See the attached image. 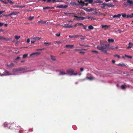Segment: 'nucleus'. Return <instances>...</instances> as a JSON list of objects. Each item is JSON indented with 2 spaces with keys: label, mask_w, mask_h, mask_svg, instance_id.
Listing matches in <instances>:
<instances>
[{
  "label": "nucleus",
  "mask_w": 133,
  "mask_h": 133,
  "mask_svg": "<svg viewBox=\"0 0 133 133\" xmlns=\"http://www.w3.org/2000/svg\"><path fill=\"white\" fill-rule=\"evenodd\" d=\"M70 4L72 5H75L76 6H83L85 5L84 3L82 0H78L77 3L75 2H71Z\"/></svg>",
  "instance_id": "obj_2"
},
{
  "label": "nucleus",
  "mask_w": 133,
  "mask_h": 133,
  "mask_svg": "<svg viewBox=\"0 0 133 133\" xmlns=\"http://www.w3.org/2000/svg\"><path fill=\"white\" fill-rule=\"evenodd\" d=\"M106 2H108V1H110L111 0H105Z\"/></svg>",
  "instance_id": "obj_64"
},
{
  "label": "nucleus",
  "mask_w": 133,
  "mask_h": 133,
  "mask_svg": "<svg viewBox=\"0 0 133 133\" xmlns=\"http://www.w3.org/2000/svg\"><path fill=\"white\" fill-rule=\"evenodd\" d=\"M63 26L65 28H71L72 26L70 25L69 24H66L63 25Z\"/></svg>",
  "instance_id": "obj_12"
},
{
  "label": "nucleus",
  "mask_w": 133,
  "mask_h": 133,
  "mask_svg": "<svg viewBox=\"0 0 133 133\" xmlns=\"http://www.w3.org/2000/svg\"><path fill=\"white\" fill-rule=\"evenodd\" d=\"M0 1L4 3L5 4H7V3L4 2V1H3V0H0Z\"/></svg>",
  "instance_id": "obj_49"
},
{
  "label": "nucleus",
  "mask_w": 133,
  "mask_h": 133,
  "mask_svg": "<svg viewBox=\"0 0 133 133\" xmlns=\"http://www.w3.org/2000/svg\"><path fill=\"white\" fill-rule=\"evenodd\" d=\"M4 12V11H0V15L2 14Z\"/></svg>",
  "instance_id": "obj_54"
},
{
  "label": "nucleus",
  "mask_w": 133,
  "mask_h": 133,
  "mask_svg": "<svg viewBox=\"0 0 133 133\" xmlns=\"http://www.w3.org/2000/svg\"><path fill=\"white\" fill-rule=\"evenodd\" d=\"M74 45H65V47L66 48L71 49L74 47Z\"/></svg>",
  "instance_id": "obj_14"
},
{
  "label": "nucleus",
  "mask_w": 133,
  "mask_h": 133,
  "mask_svg": "<svg viewBox=\"0 0 133 133\" xmlns=\"http://www.w3.org/2000/svg\"><path fill=\"white\" fill-rule=\"evenodd\" d=\"M7 123L6 122H5L4 124V126L5 127H6L7 126V127H8V126L7 125Z\"/></svg>",
  "instance_id": "obj_46"
},
{
  "label": "nucleus",
  "mask_w": 133,
  "mask_h": 133,
  "mask_svg": "<svg viewBox=\"0 0 133 133\" xmlns=\"http://www.w3.org/2000/svg\"><path fill=\"white\" fill-rule=\"evenodd\" d=\"M77 26V24H76L75 25L72 26L71 28L75 27H76Z\"/></svg>",
  "instance_id": "obj_50"
},
{
  "label": "nucleus",
  "mask_w": 133,
  "mask_h": 133,
  "mask_svg": "<svg viewBox=\"0 0 133 133\" xmlns=\"http://www.w3.org/2000/svg\"><path fill=\"white\" fill-rule=\"evenodd\" d=\"M30 42V40L29 38H28L27 40V42L28 43H29Z\"/></svg>",
  "instance_id": "obj_47"
},
{
  "label": "nucleus",
  "mask_w": 133,
  "mask_h": 133,
  "mask_svg": "<svg viewBox=\"0 0 133 133\" xmlns=\"http://www.w3.org/2000/svg\"><path fill=\"white\" fill-rule=\"evenodd\" d=\"M56 1L59 2H63L62 0H57Z\"/></svg>",
  "instance_id": "obj_51"
},
{
  "label": "nucleus",
  "mask_w": 133,
  "mask_h": 133,
  "mask_svg": "<svg viewBox=\"0 0 133 133\" xmlns=\"http://www.w3.org/2000/svg\"><path fill=\"white\" fill-rule=\"evenodd\" d=\"M118 31H119V32L120 33H121V30H118Z\"/></svg>",
  "instance_id": "obj_63"
},
{
  "label": "nucleus",
  "mask_w": 133,
  "mask_h": 133,
  "mask_svg": "<svg viewBox=\"0 0 133 133\" xmlns=\"http://www.w3.org/2000/svg\"><path fill=\"white\" fill-rule=\"evenodd\" d=\"M126 17L127 18H132L131 15H127Z\"/></svg>",
  "instance_id": "obj_37"
},
{
  "label": "nucleus",
  "mask_w": 133,
  "mask_h": 133,
  "mask_svg": "<svg viewBox=\"0 0 133 133\" xmlns=\"http://www.w3.org/2000/svg\"><path fill=\"white\" fill-rule=\"evenodd\" d=\"M92 52H94L95 54H97L98 53V52L96 50H92L91 51Z\"/></svg>",
  "instance_id": "obj_38"
},
{
  "label": "nucleus",
  "mask_w": 133,
  "mask_h": 133,
  "mask_svg": "<svg viewBox=\"0 0 133 133\" xmlns=\"http://www.w3.org/2000/svg\"><path fill=\"white\" fill-rule=\"evenodd\" d=\"M127 2L130 5L132 6L133 5V2L130 0H127Z\"/></svg>",
  "instance_id": "obj_15"
},
{
  "label": "nucleus",
  "mask_w": 133,
  "mask_h": 133,
  "mask_svg": "<svg viewBox=\"0 0 133 133\" xmlns=\"http://www.w3.org/2000/svg\"><path fill=\"white\" fill-rule=\"evenodd\" d=\"M20 37V36H19L15 35L14 36L15 38L16 39H18Z\"/></svg>",
  "instance_id": "obj_29"
},
{
  "label": "nucleus",
  "mask_w": 133,
  "mask_h": 133,
  "mask_svg": "<svg viewBox=\"0 0 133 133\" xmlns=\"http://www.w3.org/2000/svg\"><path fill=\"white\" fill-rule=\"evenodd\" d=\"M46 22L45 21H43L42 20H41L40 21H39L38 22V23H42V24H44L46 23Z\"/></svg>",
  "instance_id": "obj_23"
},
{
  "label": "nucleus",
  "mask_w": 133,
  "mask_h": 133,
  "mask_svg": "<svg viewBox=\"0 0 133 133\" xmlns=\"http://www.w3.org/2000/svg\"><path fill=\"white\" fill-rule=\"evenodd\" d=\"M94 10V9H88L87 11L88 12H90V11H93Z\"/></svg>",
  "instance_id": "obj_35"
},
{
  "label": "nucleus",
  "mask_w": 133,
  "mask_h": 133,
  "mask_svg": "<svg viewBox=\"0 0 133 133\" xmlns=\"http://www.w3.org/2000/svg\"><path fill=\"white\" fill-rule=\"evenodd\" d=\"M43 1H47V2H49L51 1V0H42Z\"/></svg>",
  "instance_id": "obj_44"
},
{
  "label": "nucleus",
  "mask_w": 133,
  "mask_h": 133,
  "mask_svg": "<svg viewBox=\"0 0 133 133\" xmlns=\"http://www.w3.org/2000/svg\"><path fill=\"white\" fill-rule=\"evenodd\" d=\"M75 51H78L79 53L80 54H85V52L83 51L82 49H76L75 50Z\"/></svg>",
  "instance_id": "obj_7"
},
{
  "label": "nucleus",
  "mask_w": 133,
  "mask_h": 133,
  "mask_svg": "<svg viewBox=\"0 0 133 133\" xmlns=\"http://www.w3.org/2000/svg\"><path fill=\"white\" fill-rule=\"evenodd\" d=\"M28 54H24L23 56V58H25L28 56Z\"/></svg>",
  "instance_id": "obj_33"
},
{
  "label": "nucleus",
  "mask_w": 133,
  "mask_h": 133,
  "mask_svg": "<svg viewBox=\"0 0 133 133\" xmlns=\"http://www.w3.org/2000/svg\"><path fill=\"white\" fill-rule=\"evenodd\" d=\"M121 16V15L120 14H118L117 15H115L114 16H113V18H117V17H118L119 18L120 17V16Z\"/></svg>",
  "instance_id": "obj_20"
},
{
  "label": "nucleus",
  "mask_w": 133,
  "mask_h": 133,
  "mask_svg": "<svg viewBox=\"0 0 133 133\" xmlns=\"http://www.w3.org/2000/svg\"><path fill=\"white\" fill-rule=\"evenodd\" d=\"M68 22H73V21L72 20H71L70 21H68Z\"/></svg>",
  "instance_id": "obj_60"
},
{
  "label": "nucleus",
  "mask_w": 133,
  "mask_h": 133,
  "mask_svg": "<svg viewBox=\"0 0 133 133\" xmlns=\"http://www.w3.org/2000/svg\"><path fill=\"white\" fill-rule=\"evenodd\" d=\"M97 48L101 51L107 53V50L109 49V46L105 44H102L101 43L100 45L98 46Z\"/></svg>",
  "instance_id": "obj_1"
},
{
  "label": "nucleus",
  "mask_w": 133,
  "mask_h": 133,
  "mask_svg": "<svg viewBox=\"0 0 133 133\" xmlns=\"http://www.w3.org/2000/svg\"><path fill=\"white\" fill-rule=\"evenodd\" d=\"M74 17L76 18L77 20H83L85 19L84 17H78L76 16H75Z\"/></svg>",
  "instance_id": "obj_10"
},
{
  "label": "nucleus",
  "mask_w": 133,
  "mask_h": 133,
  "mask_svg": "<svg viewBox=\"0 0 133 133\" xmlns=\"http://www.w3.org/2000/svg\"><path fill=\"white\" fill-rule=\"evenodd\" d=\"M88 46H89L88 45H84V46H83V47H87Z\"/></svg>",
  "instance_id": "obj_59"
},
{
  "label": "nucleus",
  "mask_w": 133,
  "mask_h": 133,
  "mask_svg": "<svg viewBox=\"0 0 133 133\" xmlns=\"http://www.w3.org/2000/svg\"><path fill=\"white\" fill-rule=\"evenodd\" d=\"M41 38L39 37H35L32 38V39L34 40L35 41L38 40L40 39Z\"/></svg>",
  "instance_id": "obj_16"
},
{
  "label": "nucleus",
  "mask_w": 133,
  "mask_h": 133,
  "mask_svg": "<svg viewBox=\"0 0 133 133\" xmlns=\"http://www.w3.org/2000/svg\"><path fill=\"white\" fill-rule=\"evenodd\" d=\"M77 24L79 25L82 26H83L84 25L82 23H78Z\"/></svg>",
  "instance_id": "obj_45"
},
{
  "label": "nucleus",
  "mask_w": 133,
  "mask_h": 133,
  "mask_svg": "<svg viewBox=\"0 0 133 133\" xmlns=\"http://www.w3.org/2000/svg\"><path fill=\"white\" fill-rule=\"evenodd\" d=\"M112 62L113 63H115V61L114 60H112Z\"/></svg>",
  "instance_id": "obj_61"
},
{
  "label": "nucleus",
  "mask_w": 133,
  "mask_h": 133,
  "mask_svg": "<svg viewBox=\"0 0 133 133\" xmlns=\"http://www.w3.org/2000/svg\"><path fill=\"white\" fill-rule=\"evenodd\" d=\"M115 57H117L118 59H119L120 58L119 56L117 55H115Z\"/></svg>",
  "instance_id": "obj_40"
},
{
  "label": "nucleus",
  "mask_w": 133,
  "mask_h": 133,
  "mask_svg": "<svg viewBox=\"0 0 133 133\" xmlns=\"http://www.w3.org/2000/svg\"><path fill=\"white\" fill-rule=\"evenodd\" d=\"M13 65H14V64H11L10 65H8V66L11 67H12Z\"/></svg>",
  "instance_id": "obj_48"
},
{
  "label": "nucleus",
  "mask_w": 133,
  "mask_h": 133,
  "mask_svg": "<svg viewBox=\"0 0 133 133\" xmlns=\"http://www.w3.org/2000/svg\"><path fill=\"white\" fill-rule=\"evenodd\" d=\"M80 70H81V71L82 72L83 71L84 69L83 68H81L80 69Z\"/></svg>",
  "instance_id": "obj_53"
},
{
  "label": "nucleus",
  "mask_w": 133,
  "mask_h": 133,
  "mask_svg": "<svg viewBox=\"0 0 133 133\" xmlns=\"http://www.w3.org/2000/svg\"><path fill=\"white\" fill-rule=\"evenodd\" d=\"M8 2L10 3H13V2L11 1V0H7Z\"/></svg>",
  "instance_id": "obj_42"
},
{
  "label": "nucleus",
  "mask_w": 133,
  "mask_h": 133,
  "mask_svg": "<svg viewBox=\"0 0 133 133\" xmlns=\"http://www.w3.org/2000/svg\"><path fill=\"white\" fill-rule=\"evenodd\" d=\"M56 35L57 37H59L60 36V33H59L58 34H56Z\"/></svg>",
  "instance_id": "obj_43"
},
{
  "label": "nucleus",
  "mask_w": 133,
  "mask_h": 133,
  "mask_svg": "<svg viewBox=\"0 0 133 133\" xmlns=\"http://www.w3.org/2000/svg\"><path fill=\"white\" fill-rule=\"evenodd\" d=\"M105 6L106 5L103 4V6H102V8H105Z\"/></svg>",
  "instance_id": "obj_56"
},
{
  "label": "nucleus",
  "mask_w": 133,
  "mask_h": 133,
  "mask_svg": "<svg viewBox=\"0 0 133 133\" xmlns=\"http://www.w3.org/2000/svg\"><path fill=\"white\" fill-rule=\"evenodd\" d=\"M59 73V75H64L67 74L66 72L63 70H60L58 71Z\"/></svg>",
  "instance_id": "obj_5"
},
{
  "label": "nucleus",
  "mask_w": 133,
  "mask_h": 133,
  "mask_svg": "<svg viewBox=\"0 0 133 133\" xmlns=\"http://www.w3.org/2000/svg\"><path fill=\"white\" fill-rule=\"evenodd\" d=\"M40 54V53L38 52H35L31 54L30 56L31 57H33L34 56H35L37 55H39Z\"/></svg>",
  "instance_id": "obj_6"
},
{
  "label": "nucleus",
  "mask_w": 133,
  "mask_h": 133,
  "mask_svg": "<svg viewBox=\"0 0 133 133\" xmlns=\"http://www.w3.org/2000/svg\"><path fill=\"white\" fill-rule=\"evenodd\" d=\"M105 4L106 6H108L109 8L111 7H114V5L112 4L111 3H109L108 4Z\"/></svg>",
  "instance_id": "obj_11"
},
{
  "label": "nucleus",
  "mask_w": 133,
  "mask_h": 133,
  "mask_svg": "<svg viewBox=\"0 0 133 133\" xmlns=\"http://www.w3.org/2000/svg\"><path fill=\"white\" fill-rule=\"evenodd\" d=\"M15 75L14 74H11L10 73L7 71H5L3 73V75H1V76H7L9 75Z\"/></svg>",
  "instance_id": "obj_4"
},
{
  "label": "nucleus",
  "mask_w": 133,
  "mask_h": 133,
  "mask_svg": "<svg viewBox=\"0 0 133 133\" xmlns=\"http://www.w3.org/2000/svg\"><path fill=\"white\" fill-rule=\"evenodd\" d=\"M67 74L70 75H74L76 76L77 75V72H74V70L73 69H70L66 70Z\"/></svg>",
  "instance_id": "obj_3"
},
{
  "label": "nucleus",
  "mask_w": 133,
  "mask_h": 133,
  "mask_svg": "<svg viewBox=\"0 0 133 133\" xmlns=\"http://www.w3.org/2000/svg\"><path fill=\"white\" fill-rule=\"evenodd\" d=\"M86 2H88L89 3H91L93 1V0H85Z\"/></svg>",
  "instance_id": "obj_36"
},
{
  "label": "nucleus",
  "mask_w": 133,
  "mask_h": 133,
  "mask_svg": "<svg viewBox=\"0 0 133 133\" xmlns=\"http://www.w3.org/2000/svg\"><path fill=\"white\" fill-rule=\"evenodd\" d=\"M3 23L0 22V26H1L3 25Z\"/></svg>",
  "instance_id": "obj_55"
},
{
  "label": "nucleus",
  "mask_w": 133,
  "mask_h": 133,
  "mask_svg": "<svg viewBox=\"0 0 133 133\" xmlns=\"http://www.w3.org/2000/svg\"><path fill=\"white\" fill-rule=\"evenodd\" d=\"M82 37H81L80 38V39L81 40H83V39H84L85 38L83 36H82Z\"/></svg>",
  "instance_id": "obj_57"
},
{
  "label": "nucleus",
  "mask_w": 133,
  "mask_h": 133,
  "mask_svg": "<svg viewBox=\"0 0 133 133\" xmlns=\"http://www.w3.org/2000/svg\"><path fill=\"white\" fill-rule=\"evenodd\" d=\"M68 7V5H65L63 6V5H58L57 6V8H66Z\"/></svg>",
  "instance_id": "obj_9"
},
{
  "label": "nucleus",
  "mask_w": 133,
  "mask_h": 133,
  "mask_svg": "<svg viewBox=\"0 0 133 133\" xmlns=\"http://www.w3.org/2000/svg\"><path fill=\"white\" fill-rule=\"evenodd\" d=\"M88 28L89 30H92L94 29V27L92 25H90L88 27Z\"/></svg>",
  "instance_id": "obj_26"
},
{
  "label": "nucleus",
  "mask_w": 133,
  "mask_h": 133,
  "mask_svg": "<svg viewBox=\"0 0 133 133\" xmlns=\"http://www.w3.org/2000/svg\"><path fill=\"white\" fill-rule=\"evenodd\" d=\"M110 26L107 25H102V29L105 30L108 28Z\"/></svg>",
  "instance_id": "obj_13"
},
{
  "label": "nucleus",
  "mask_w": 133,
  "mask_h": 133,
  "mask_svg": "<svg viewBox=\"0 0 133 133\" xmlns=\"http://www.w3.org/2000/svg\"><path fill=\"white\" fill-rule=\"evenodd\" d=\"M24 6H19V7L20 8H22L24 7Z\"/></svg>",
  "instance_id": "obj_62"
},
{
  "label": "nucleus",
  "mask_w": 133,
  "mask_h": 133,
  "mask_svg": "<svg viewBox=\"0 0 133 133\" xmlns=\"http://www.w3.org/2000/svg\"><path fill=\"white\" fill-rule=\"evenodd\" d=\"M35 41L34 40H32L31 41V43L33 44V43H34L35 42Z\"/></svg>",
  "instance_id": "obj_52"
},
{
  "label": "nucleus",
  "mask_w": 133,
  "mask_h": 133,
  "mask_svg": "<svg viewBox=\"0 0 133 133\" xmlns=\"http://www.w3.org/2000/svg\"><path fill=\"white\" fill-rule=\"evenodd\" d=\"M50 57L51 58V59L53 61H55L56 60V59L55 57L52 56H50Z\"/></svg>",
  "instance_id": "obj_21"
},
{
  "label": "nucleus",
  "mask_w": 133,
  "mask_h": 133,
  "mask_svg": "<svg viewBox=\"0 0 133 133\" xmlns=\"http://www.w3.org/2000/svg\"><path fill=\"white\" fill-rule=\"evenodd\" d=\"M118 47L117 46L115 47L114 46H112L110 48V49H111L113 50H115L116 49H118Z\"/></svg>",
  "instance_id": "obj_22"
},
{
  "label": "nucleus",
  "mask_w": 133,
  "mask_h": 133,
  "mask_svg": "<svg viewBox=\"0 0 133 133\" xmlns=\"http://www.w3.org/2000/svg\"><path fill=\"white\" fill-rule=\"evenodd\" d=\"M51 43L44 42V44L45 46H49L51 44Z\"/></svg>",
  "instance_id": "obj_27"
},
{
  "label": "nucleus",
  "mask_w": 133,
  "mask_h": 133,
  "mask_svg": "<svg viewBox=\"0 0 133 133\" xmlns=\"http://www.w3.org/2000/svg\"><path fill=\"white\" fill-rule=\"evenodd\" d=\"M129 45H130L128 46L127 48V49H129V48H132V46L133 45V44L129 42Z\"/></svg>",
  "instance_id": "obj_17"
},
{
  "label": "nucleus",
  "mask_w": 133,
  "mask_h": 133,
  "mask_svg": "<svg viewBox=\"0 0 133 133\" xmlns=\"http://www.w3.org/2000/svg\"><path fill=\"white\" fill-rule=\"evenodd\" d=\"M20 57L19 56H18L16 58V59H20Z\"/></svg>",
  "instance_id": "obj_58"
},
{
  "label": "nucleus",
  "mask_w": 133,
  "mask_h": 133,
  "mask_svg": "<svg viewBox=\"0 0 133 133\" xmlns=\"http://www.w3.org/2000/svg\"><path fill=\"white\" fill-rule=\"evenodd\" d=\"M108 41L109 43H113L114 42V40L112 38H109L108 39Z\"/></svg>",
  "instance_id": "obj_19"
},
{
  "label": "nucleus",
  "mask_w": 133,
  "mask_h": 133,
  "mask_svg": "<svg viewBox=\"0 0 133 133\" xmlns=\"http://www.w3.org/2000/svg\"><path fill=\"white\" fill-rule=\"evenodd\" d=\"M82 26L83 27L84 29L87 31H88V30L87 29V26L83 25Z\"/></svg>",
  "instance_id": "obj_34"
},
{
  "label": "nucleus",
  "mask_w": 133,
  "mask_h": 133,
  "mask_svg": "<svg viewBox=\"0 0 133 133\" xmlns=\"http://www.w3.org/2000/svg\"><path fill=\"white\" fill-rule=\"evenodd\" d=\"M25 69L23 68H21L17 69H14L13 70L14 72H17L18 71L22 70H24Z\"/></svg>",
  "instance_id": "obj_8"
},
{
  "label": "nucleus",
  "mask_w": 133,
  "mask_h": 133,
  "mask_svg": "<svg viewBox=\"0 0 133 133\" xmlns=\"http://www.w3.org/2000/svg\"><path fill=\"white\" fill-rule=\"evenodd\" d=\"M86 78L87 79H89L90 80H92L94 79V78L93 77H86Z\"/></svg>",
  "instance_id": "obj_30"
},
{
  "label": "nucleus",
  "mask_w": 133,
  "mask_h": 133,
  "mask_svg": "<svg viewBox=\"0 0 133 133\" xmlns=\"http://www.w3.org/2000/svg\"><path fill=\"white\" fill-rule=\"evenodd\" d=\"M127 86L125 85H123L121 86V88L122 89H125L126 87Z\"/></svg>",
  "instance_id": "obj_28"
},
{
  "label": "nucleus",
  "mask_w": 133,
  "mask_h": 133,
  "mask_svg": "<svg viewBox=\"0 0 133 133\" xmlns=\"http://www.w3.org/2000/svg\"><path fill=\"white\" fill-rule=\"evenodd\" d=\"M0 39H3L4 40H7L8 39L5 37L0 36Z\"/></svg>",
  "instance_id": "obj_25"
},
{
  "label": "nucleus",
  "mask_w": 133,
  "mask_h": 133,
  "mask_svg": "<svg viewBox=\"0 0 133 133\" xmlns=\"http://www.w3.org/2000/svg\"><path fill=\"white\" fill-rule=\"evenodd\" d=\"M121 15L123 17H124L127 16V15L126 14H122Z\"/></svg>",
  "instance_id": "obj_39"
},
{
  "label": "nucleus",
  "mask_w": 133,
  "mask_h": 133,
  "mask_svg": "<svg viewBox=\"0 0 133 133\" xmlns=\"http://www.w3.org/2000/svg\"><path fill=\"white\" fill-rule=\"evenodd\" d=\"M79 36L78 35H69V37L70 38H75L78 37Z\"/></svg>",
  "instance_id": "obj_18"
},
{
  "label": "nucleus",
  "mask_w": 133,
  "mask_h": 133,
  "mask_svg": "<svg viewBox=\"0 0 133 133\" xmlns=\"http://www.w3.org/2000/svg\"><path fill=\"white\" fill-rule=\"evenodd\" d=\"M118 65L119 66H125V64L123 63L122 64H118Z\"/></svg>",
  "instance_id": "obj_32"
},
{
  "label": "nucleus",
  "mask_w": 133,
  "mask_h": 133,
  "mask_svg": "<svg viewBox=\"0 0 133 133\" xmlns=\"http://www.w3.org/2000/svg\"><path fill=\"white\" fill-rule=\"evenodd\" d=\"M125 57H128V58H132V57L131 56H128L127 55H125L124 56H123V57L124 58Z\"/></svg>",
  "instance_id": "obj_24"
},
{
  "label": "nucleus",
  "mask_w": 133,
  "mask_h": 133,
  "mask_svg": "<svg viewBox=\"0 0 133 133\" xmlns=\"http://www.w3.org/2000/svg\"><path fill=\"white\" fill-rule=\"evenodd\" d=\"M34 18V16H30L29 18L28 19L29 20H32Z\"/></svg>",
  "instance_id": "obj_31"
},
{
  "label": "nucleus",
  "mask_w": 133,
  "mask_h": 133,
  "mask_svg": "<svg viewBox=\"0 0 133 133\" xmlns=\"http://www.w3.org/2000/svg\"><path fill=\"white\" fill-rule=\"evenodd\" d=\"M50 9V7L47 6V7H43V9Z\"/></svg>",
  "instance_id": "obj_41"
}]
</instances>
